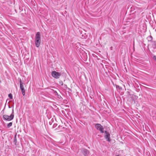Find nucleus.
<instances>
[{
    "label": "nucleus",
    "mask_w": 156,
    "mask_h": 156,
    "mask_svg": "<svg viewBox=\"0 0 156 156\" xmlns=\"http://www.w3.org/2000/svg\"><path fill=\"white\" fill-rule=\"evenodd\" d=\"M35 44L37 47H38L41 44V38L40 33L38 32L37 33L35 37Z\"/></svg>",
    "instance_id": "1"
},
{
    "label": "nucleus",
    "mask_w": 156,
    "mask_h": 156,
    "mask_svg": "<svg viewBox=\"0 0 156 156\" xmlns=\"http://www.w3.org/2000/svg\"><path fill=\"white\" fill-rule=\"evenodd\" d=\"M14 117V114L13 109L12 110V113L10 116L6 115H4L3 116L4 120L9 121H11L13 119Z\"/></svg>",
    "instance_id": "2"
},
{
    "label": "nucleus",
    "mask_w": 156,
    "mask_h": 156,
    "mask_svg": "<svg viewBox=\"0 0 156 156\" xmlns=\"http://www.w3.org/2000/svg\"><path fill=\"white\" fill-rule=\"evenodd\" d=\"M51 75L53 77L56 79H58L61 76V73L54 71L52 72Z\"/></svg>",
    "instance_id": "3"
},
{
    "label": "nucleus",
    "mask_w": 156,
    "mask_h": 156,
    "mask_svg": "<svg viewBox=\"0 0 156 156\" xmlns=\"http://www.w3.org/2000/svg\"><path fill=\"white\" fill-rule=\"evenodd\" d=\"M20 88L22 94L24 96L25 95V90L23 83L22 82L21 80H20Z\"/></svg>",
    "instance_id": "4"
},
{
    "label": "nucleus",
    "mask_w": 156,
    "mask_h": 156,
    "mask_svg": "<svg viewBox=\"0 0 156 156\" xmlns=\"http://www.w3.org/2000/svg\"><path fill=\"white\" fill-rule=\"evenodd\" d=\"M95 127L97 129L100 131L101 133H104V132L103 131L104 128L100 124H97L95 125Z\"/></svg>",
    "instance_id": "5"
},
{
    "label": "nucleus",
    "mask_w": 156,
    "mask_h": 156,
    "mask_svg": "<svg viewBox=\"0 0 156 156\" xmlns=\"http://www.w3.org/2000/svg\"><path fill=\"white\" fill-rule=\"evenodd\" d=\"M105 133L106 135L105 136V137L106 139L108 141H110V134L109 133L107 132L106 131H105Z\"/></svg>",
    "instance_id": "6"
},
{
    "label": "nucleus",
    "mask_w": 156,
    "mask_h": 156,
    "mask_svg": "<svg viewBox=\"0 0 156 156\" xmlns=\"http://www.w3.org/2000/svg\"><path fill=\"white\" fill-rule=\"evenodd\" d=\"M83 153L85 156H87L89 154V151L86 149L83 150Z\"/></svg>",
    "instance_id": "7"
},
{
    "label": "nucleus",
    "mask_w": 156,
    "mask_h": 156,
    "mask_svg": "<svg viewBox=\"0 0 156 156\" xmlns=\"http://www.w3.org/2000/svg\"><path fill=\"white\" fill-rule=\"evenodd\" d=\"M12 122H10L8 123L7 125V127L9 128H10L11 126H12Z\"/></svg>",
    "instance_id": "8"
},
{
    "label": "nucleus",
    "mask_w": 156,
    "mask_h": 156,
    "mask_svg": "<svg viewBox=\"0 0 156 156\" xmlns=\"http://www.w3.org/2000/svg\"><path fill=\"white\" fill-rule=\"evenodd\" d=\"M9 97L10 99H12V94H9Z\"/></svg>",
    "instance_id": "9"
},
{
    "label": "nucleus",
    "mask_w": 156,
    "mask_h": 156,
    "mask_svg": "<svg viewBox=\"0 0 156 156\" xmlns=\"http://www.w3.org/2000/svg\"><path fill=\"white\" fill-rule=\"evenodd\" d=\"M148 39L150 41L152 39V37L151 36L148 37Z\"/></svg>",
    "instance_id": "10"
},
{
    "label": "nucleus",
    "mask_w": 156,
    "mask_h": 156,
    "mask_svg": "<svg viewBox=\"0 0 156 156\" xmlns=\"http://www.w3.org/2000/svg\"><path fill=\"white\" fill-rule=\"evenodd\" d=\"M153 59L155 61H156V56H154L153 57Z\"/></svg>",
    "instance_id": "11"
},
{
    "label": "nucleus",
    "mask_w": 156,
    "mask_h": 156,
    "mask_svg": "<svg viewBox=\"0 0 156 156\" xmlns=\"http://www.w3.org/2000/svg\"><path fill=\"white\" fill-rule=\"evenodd\" d=\"M14 143H15V144H16V139H14Z\"/></svg>",
    "instance_id": "12"
},
{
    "label": "nucleus",
    "mask_w": 156,
    "mask_h": 156,
    "mask_svg": "<svg viewBox=\"0 0 156 156\" xmlns=\"http://www.w3.org/2000/svg\"><path fill=\"white\" fill-rule=\"evenodd\" d=\"M59 83H60L62 85H63V83L62 81H60V82Z\"/></svg>",
    "instance_id": "13"
},
{
    "label": "nucleus",
    "mask_w": 156,
    "mask_h": 156,
    "mask_svg": "<svg viewBox=\"0 0 156 156\" xmlns=\"http://www.w3.org/2000/svg\"><path fill=\"white\" fill-rule=\"evenodd\" d=\"M112 47H111V49H112Z\"/></svg>",
    "instance_id": "14"
},
{
    "label": "nucleus",
    "mask_w": 156,
    "mask_h": 156,
    "mask_svg": "<svg viewBox=\"0 0 156 156\" xmlns=\"http://www.w3.org/2000/svg\"><path fill=\"white\" fill-rule=\"evenodd\" d=\"M112 47H111V49H112Z\"/></svg>",
    "instance_id": "15"
}]
</instances>
